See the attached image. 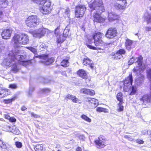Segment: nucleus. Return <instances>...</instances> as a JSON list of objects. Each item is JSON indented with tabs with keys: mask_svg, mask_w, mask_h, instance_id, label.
Masks as SVG:
<instances>
[{
	"mask_svg": "<svg viewBox=\"0 0 151 151\" xmlns=\"http://www.w3.org/2000/svg\"><path fill=\"white\" fill-rule=\"evenodd\" d=\"M69 12V9H67L65 10V14L68 15Z\"/></svg>",
	"mask_w": 151,
	"mask_h": 151,
	"instance_id": "nucleus-52",
	"label": "nucleus"
},
{
	"mask_svg": "<svg viewBox=\"0 0 151 151\" xmlns=\"http://www.w3.org/2000/svg\"><path fill=\"white\" fill-rule=\"evenodd\" d=\"M135 35H137L138 36H139V33H136V34H135Z\"/></svg>",
	"mask_w": 151,
	"mask_h": 151,
	"instance_id": "nucleus-62",
	"label": "nucleus"
},
{
	"mask_svg": "<svg viewBox=\"0 0 151 151\" xmlns=\"http://www.w3.org/2000/svg\"><path fill=\"white\" fill-rule=\"evenodd\" d=\"M16 146L19 148H21L22 147V145L21 142H17L15 143Z\"/></svg>",
	"mask_w": 151,
	"mask_h": 151,
	"instance_id": "nucleus-44",
	"label": "nucleus"
},
{
	"mask_svg": "<svg viewBox=\"0 0 151 151\" xmlns=\"http://www.w3.org/2000/svg\"><path fill=\"white\" fill-rule=\"evenodd\" d=\"M3 12L1 10H0V17L3 18Z\"/></svg>",
	"mask_w": 151,
	"mask_h": 151,
	"instance_id": "nucleus-56",
	"label": "nucleus"
},
{
	"mask_svg": "<svg viewBox=\"0 0 151 151\" xmlns=\"http://www.w3.org/2000/svg\"><path fill=\"white\" fill-rule=\"evenodd\" d=\"M68 61L67 60H63L61 63V65L63 67H67L69 65Z\"/></svg>",
	"mask_w": 151,
	"mask_h": 151,
	"instance_id": "nucleus-28",
	"label": "nucleus"
},
{
	"mask_svg": "<svg viewBox=\"0 0 151 151\" xmlns=\"http://www.w3.org/2000/svg\"><path fill=\"white\" fill-rule=\"evenodd\" d=\"M69 35V30L67 27H66L63 32V35L65 37H67Z\"/></svg>",
	"mask_w": 151,
	"mask_h": 151,
	"instance_id": "nucleus-29",
	"label": "nucleus"
},
{
	"mask_svg": "<svg viewBox=\"0 0 151 151\" xmlns=\"http://www.w3.org/2000/svg\"><path fill=\"white\" fill-rule=\"evenodd\" d=\"M15 47L19 48L22 45H26L29 42L28 36L24 33L15 34L13 37Z\"/></svg>",
	"mask_w": 151,
	"mask_h": 151,
	"instance_id": "nucleus-3",
	"label": "nucleus"
},
{
	"mask_svg": "<svg viewBox=\"0 0 151 151\" xmlns=\"http://www.w3.org/2000/svg\"><path fill=\"white\" fill-rule=\"evenodd\" d=\"M95 45L96 46H101L103 44V42L101 39L100 40H94Z\"/></svg>",
	"mask_w": 151,
	"mask_h": 151,
	"instance_id": "nucleus-24",
	"label": "nucleus"
},
{
	"mask_svg": "<svg viewBox=\"0 0 151 151\" xmlns=\"http://www.w3.org/2000/svg\"><path fill=\"white\" fill-rule=\"evenodd\" d=\"M108 18L109 22H112L114 20L118 19L119 18L117 14L111 11H108Z\"/></svg>",
	"mask_w": 151,
	"mask_h": 151,
	"instance_id": "nucleus-15",
	"label": "nucleus"
},
{
	"mask_svg": "<svg viewBox=\"0 0 151 151\" xmlns=\"http://www.w3.org/2000/svg\"><path fill=\"white\" fill-rule=\"evenodd\" d=\"M104 35L103 33L97 32L96 33L93 35V37L94 40L101 39L103 37H104Z\"/></svg>",
	"mask_w": 151,
	"mask_h": 151,
	"instance_id": "nucleus-21",
	"label": "nucleus"
},
{
	"mask_svg": "<svg viewBox=\"0 0 151 151\" xmlns=\"http://www.w3.org/2000/svg\"><path fill=\"white\" fill-rule=\"evenodd\" d=\"M39 47L40 50H43L42 49L46 48L47 46L45 44L42 43L40 46Z\"/></svg>",
	"mask_w": 151,
	"mask_h": 151,
	"instance_id": "nucleus-46",
	"label": "nucleus"
},
{
	"mask_svg": "<svg viewBox=\"0 0 151 151\" xmlns=\"http://www.w3.org/2000/svg\"><path fill=\"white\" fill-rule=\"evenodd\" d=\"M114 58L116 60L120 59L122 57V55L119 54L117 52H116L115 54H114Z\"/></svg>",
	"mask_w": 151,
	"mask_h": 151,
	"instance_id": "nucleus-33",
	"label": "nucleus"
},
{
	"mask_svg": "<svg viewBox=\"0 0 151 151\" xmlns=\"http://www.w3.org/2000/svg\"><path fill=\"white\" fill-rule=\"evenodd\" d=\"M7 0H0V4L2 5V7H5L7 5Z\"/></svg>",
	"mask_w": 151,
	"mask_h": 151,
	"instance_id": "nucleus-34",
	"label": "nucleus"
},
{
	"mask_svg": "<svg viewBox=\"0 0 151 151\" xmlns=\"http://www.w3.org/2000/svg\"><path fill=\"white\" fill-rule=\"evenodd\" d=\"M76 151H82V149L81 147H78L76 149Z\"/></svg>",
	"mask_w": 151,
	"mask_h": 151,
	"instance_id": "nucleus-55",
	"label": "nucleus"
},
{
	"mask_svg": "<svg viewBox=\"0 0 151 151\" xmlns=\"http://www.w3.org/2000/svg\"><path fill=\"white\" fill-rule=\"evenodd\" d=\"M9 131L14 134L18 135L20 133L19 130L15 127H9Z\"/></svg>",
	"mask_w": 151,
	"mask_h": 151,
	"instance_id": "nucleus-22",
	"label": "nucleus"
},
{
	"mask_svg": "<svg viewBox=\"0 0 151 151\" xmlns=\"http://www.w3.org/2000/svg\"><path fill=\"white\" fill-rule=\"evenodd\" d=\"M146 30L148 31H151V27H146Z\"/></svg>",
	"mask_w": 151,
	"mask_h": 151,
	"instance_id": "nucleus-58",
	"label": "nucleus"
},
{
	"mask_svg": "<svg viewBox=\"0 0 151 151\" xmlns=\"http://www.w3.org/2000/svg\"><path fill=\"white\" fill-rule=\"evenodd\" d=\"M122 103H119V108L117 109V111L119 112L122 111L123 110L124 107L123 106H121Z\"/></svg>",
	"mask_w": 151,
	"mask_h": 151,
	"instance_id": "nucleus-42",
	"label": "nucleus"
},
{
	"mask_svg": "<svg viewBox=\"0 0 151 151\" xmlns=\"http://www.w3.org/2000/svg\"><path fill=\"white\" fill-rule=\"evenodd\" d=\"M31 114L32 116H33L35 118H37L39 117V116L38 115H37L36 114H35L33 112H31Z\"/></svg>",
	"mask_w": 151,
	"mask_h": 151,
	"instance_id": "nucleus-51",
	"label": "nucleus"
},
{
	"mask_svg": "<svg viewBox=\"0 0 151 151\" xmlns=\"http://www.w3.org/2000/svg\"><path fill=\"white\" fill-rule=\"evenodd\" d=\"M79 138L80 139L84 140L85 138V137L83 135H80Z\"/></svg>",
	"mask_w": 151,
	"mask_h": 151,
	"instance_id": "nucleus-59",
	"label": "nucleus"
},
{
	"mask_svg": "<svg viewBox=\"0 0 151 151\" xmlns=\"http://www.w3.org/2000/svg\"><path fill=\"white\" fill-rule=\"evenodd\" d=\"M66 98L72 100V101L74 103H76L78 100L77 98L75 96H73L70 94H68L67 95Z\"/></svg>",
	"mask_w": 151,
	"mask_h": 151,
	"instance_id": "nucleus-23",
	"label": "nucleus"
},
{
	"mask_svg": "<svg viewBox=\"0 0 151 151\" xmlns=\"http://www.w3.org/2000/svg\"><path fill=\"white\" fill-rule=\"evenodd\" d=\"M148 131L146 130H144L142 131V133L143 134L145 135L147 134Z\"/></svg>",
	"mask_w": 151,
	"mask_h": 151,
	"instance_id": "nucleus-53",
	"label": "nucleus"
},
{
	"mask_svg": "<svg viewBox=\"0 0 151 151\" xmlns=\"http://www.w3.org/2000/svg\"><path fill=\"white\" fill-rule=\"evenodd\" d=\"M14 100V98H13L12 99H8L7 100H5L4 102L6 104H9L12 102V101Z\"/></svg>",
	"mask_w": 151,
	"mask_h": 151,
	"instance_id": "nucleus-47",
	"label": "nucleus"
},
{
	"mask_svg": "<svg viewBox=\"0 0 151 151\" xmlns=\"http://www.w3.org/2000/svg\"><path fill=\"white\" fill-rule=\"evenodd\" d=\"M81 117L82 119L87 122H91V119L86 115L83 114L81 116Z\"/></svg>",
	"mask_w": 151,
	"mask_h": 151,
	"instance_id": "nucleus-32",
	"label": "nucleus"
},
{
	"mask_svg": "<svg viewBox=\"0 0 151 151\" xmlns=\"http://www.w3.org/2000/svg\"><path fill=\"white\" fill-rule=\"evenodd\" d=\"M145 20L147 22V23H151V15L146 13L145 15Z\"/></svg>",
	"mask_w": 151,
	"mask_h": 151,
	"instance_id": "nucleus-25",
	"label": "nucleus"
},
{
	"mask_svg": "<svg viewBox=\"0 0 151 151\" xmlns=\"http://www.w3.org/2000/svg\"><path fill=\"white\" fill-rule=\"evenodd\" d=\"M40 22V19L36 16L32 15L27 19L26 24L27 26L32 27L39 24Z\"/></svg>",
	"mask_w": 151,
	"mask_h": 151,
	"instance_id": "nucleus-6",
	"label": "nucleus"
},
{
	"mask_svg": "<svg viewBox=\"0 0 151 151\" xmlns=\"http://www.w3.org/2000/svg\"><path fill=\"white\" fill-rule=\"evenodd\" d=\"M118 1H121L122 3H120L122 4H120L118 3L115 4V7L118 9L123 10L125 8L127 4V1L126 0H118Z\"/></svg>",
	"mask_w": 151,
	"mask_h": 151,
	"instance_id": "nucleus-16",
	"label": "nucleus"
},
{
	"mask_svg": "<svg viewBox=\"0 0 151 151\" xmlns=\"http://www.w3.org/2000/svg\"><path fill=\"white\" fill-rule=\"evenodd\" d=\"M136 142L139 144H142L144 143V141L140 139H137L136 140H135Z\"/></svg>",
	"mask_w": 151,
	"mask_h": 151,
	"instance_id": "nucleus-48",
	"label": "nucleus"
},
{
	"mask_svg": "<svg viewBox=\"0 0 151 151\" xmlns=\"http://www.w3.org/2000/svg\"><path fill=\"white\" fill-rule=\"evenodd\" d=\"M91 60L88 58H84L83 61V64L84 65H87L90 64Z\"/></svg>",
	"mask_w": 151,
	"mask_h": 151,
	"instance_id": "nucleus-35",
	"label": "nucleus"
},
{
	"mask_svg": "<svg viewBox=\"0 0 151 151\" xmlns=\"http://www.w3.org/2000/svg\"><path fill=\"white\" fill-rule=\"evenodd\" d=\"M89 6L91 9V13L93 14L94 22H103L104 19L100 16L101 13L104 11L102 1L95 0L92 4H89Z\"/></svg>",
	"mask_w": 151,
	"mask_h": 151,
	"instance_id": "nucleus-2",
	"label": "nucleus"
},
{
	"mask_svg": "<svg viewBox=\"0 0 151 151\" xmlns=\"http://www.w3.org/2000/svg\"><path fill=\"white\" fill-rule=\"evenodd\" d=\"M143 57L141 56L139 57H133L131 58L128 62V65H131L135 62L137 64V66L135 67L133 69L134 73H140L141 70H143L145 68L142 65Z\"/></svg>",
	"mask_w": 151,
	"mask_h": 151,
	"instance_id": "nucleus-4",
	"label": "nucleus"
},
{
	"mask_svg": "<svg viewBox=\"0 0 151 151\" xmlns=\"http://www.w3.org/2000/svg\"><path fill=\"white\" fill-rule=\"evenodd\" d=\"M10 88H12V89H15L17 88V86L14 84H11L9 86Z\"/></svg>",
	"mask_w": 151,
	"mask_h": 151,
	"instance_id": "nucleus-49",
	"label": "nucleus"
},
{
	"mask_svg": "<svg viewBox=\"0 0 151 151\" xmlns=\"http://www.w3.org/2000/svg\"><path fill=\"white\" fill-rule=\"evenodd\" d=\"M133 42L132 41L127 39L125 42V45L126 49L129 51L130 50L133 48L132 44Z\"/></svg>",
	"mask_w": 151,
	"mask_h": 151,
	"instance_id": "nucleus-19",
	"label": "nucleus"
},
{
	"mask_svg": "<svg viewBox=\"0 0 151 151\" xmlns=\"http://www.w3.org/2000/svg\"><path fill=\"white\" fill-rule=\"evenodd\" d=\"M117 52L121 55L122 54H125L126 51L125 50L123 49H120Z\"/></svg>",
	"mask_w": 151,
	"mask_h": 151,
	"instance_id": "nucleus-43",
	"label": "nucleus"
},
{
	"mask_svg": "<svg viewBox=\"0 0 151 151\" xmlns=\"http://www.w3.org/2000/svg\"><path fill=\"white\" fill-rule=\"evenodd\" d=\"M34 149L36 151H42L44 149L43 146L42 145L37 144Z\"/></svg>",
	"mask_w": 151,
	"mask_h": 151,
	"instance_id": "nucleus-26",
	"label": "nucleus"
},
{
	"mask_svg": "<svg viewBox=\"0 0 151 151\" xmlns=\"http://www.w3.org/2000/svg\"><path fill=\"white\" fill-rule=\"evenodd\" d=\"M142 70H141L140 73H134L137 75V78H136L135 81V83L139 86H141L144 82V76L141 74V72Z\"/></svg>",
	"mask_w": 151,
	"mask_h": 151,
	"instance_id": "nucleus-13",
	"label": "nucleus"
},
{
	"mask_svg": "<svg viewBox=\"0 0 151 151\" xmlns=\"http://www.w3.org/2000/svg\"><path fill=\"white\" fill-rule=\"evenodd\" d=\"M9 121L12 122H15L16 121V119L14 117H10L9 118Z\"/></svg>",
	"mask_w": 151,
	"mask_h": 151,
	"instance_id": "nucleus-50",
	"label": "nucleus"
},
{
	"mask_svg": "<svg viewBox=\"0 0 151 151\" xmlns=\"http://www.w3.org/2000/svg\"><path fill=\"white\" fill-rule=\"evenodd\" d=\"M89 66L91 68V69H93V65L91 64L89 65Z\"/></svg>",
	"mask_w": 151,
	"mask_h": 151,
	"instance_id": "nucleus-60",
	"label": "nucleus"
},
{
	"mask_svg": "<svg viewBox=\"0 0 151 151\" xmlns=\"http://www.w3.org/2000/svg\"><path fill=\"white\" fill-rule=\"evenodd\" d=\"M137 91L136 88L135 87L132 86V91L129 94L130 95H132L135 94Z\"/></svg>",
	"mask_w": 151,
	"mask_h": 151,
	"instance_id": "nucleus-36",
	"label": "nucleus"
},
{
	"mask_svg": "<svg viewBox=\"0 0 151 151\" xmlns=\"http://www.w3.org/2000/svg\"><path fill=\"white\" fill-rule=\"evenodd\" d=\"M86 7L84 5H80L76 6L75 10V16L77 18L83 17L86 10Z\"/></svg>",
	"mask_w": 151,
	"mask_h": 151,
	"instance_id": "nucleus-9",
	"label": "nucleus"
},
{
	"mask_svg": "<svg viewBox=\"0 0 151 151\" xmlns=\"http://www.w3.org/2000/svg\"><path fill=\"white\" fill-rule=\"evenodd\" d=\"M106 139L103 135H101L98 138V139L95 140V142L97 145L98 148H101L104 147Z\"/></svg>",
	"mask_w": 151,
	"mask_h": 151,
	"instance_id": "nucleus-11",
	"label": "nucleus"
},
{
	"mask_svg": "<svg viewBox=\"0 0 151 151\" xmlns=\"http://www.w3.org/2000/svg\"><path fill=\"white\" fill-rule=\"evenodd\" d=\"M96 110L97 111L99 112H104V113H107L108 112L107 110L106 109L101 107H99L96 108Z\"/></svg>",
	"mask_w": 151,
	"mask_h": 151,
	"instance_id": "nucleus-30",
	"label": "nucleus"
},
{
	"mask_svg": "<svg viewBox=\"0 0 151 151\" xmlns=\"http://www.w3.org/2000/svg\"><path fill=\"white\" fill-rule=\"evenodd\" d=\"M27 56L25 54L22 55L19 48L14 51L10 52L8 56L3 61V63L7 66H12V69L14 71H17L19 70L17 64V63L22 64L24 65L27 63L26 58Z\"/></svg>",
	"mask_w": 151,
	"mask_h": 151,
	"instance_id": "nucleus-1",
	"label": "nucleus"
},
{
	"mask_svg": "<svg viewBox=\"0 0 151 151\" xmlns=\"http://www.w3.org/2000/svg\"><path fill=\"white\" fill-rule=\"evenodd\" d=\"M124 137L126 139H127L129 141H132L134 140V139L129 135H126L124 136Z\"/></svg>",
	"mask_w": 151,
	"mask_h": 151,
	"instance_id": "nucleus-45",
	"label": "nucleus"
},
{
	"mask_svg": "<svg viewBox=\"0 0 151 151\" xmlns=\"http://www.w3.org/2000/svg\"><path fill=\"white\" fill-rule=\"evenodd\" d=\"M86 101L91 104V106L94 108L96 107L98 105V101L94 98H87L86 99Z\"/></svg>",
	"mask_w": 151,
	"mask_h": 151,
	"instance_id": "nucleus-17",
	"label": "nucleus"
},
{
	"mask_svg": "<svg viewBox=\"0 0 151 151\" xmlns=\"http://www.w3.org/2000/svg\"><path fill=\"white\" fill-rule=\"evenodd\" d=\"M57 42L58 43H62L63 42V40L62 39L63 36L60 34H58L56 36Z\"/></svg>",
	"mask_w": 151,
	"mask_h": 151,
	"instance_id": "nucleus-27",
	"label": "nucleus"
},
{
	"mask_svg": "<svg viewBox=\"0 0 151 151\" xmlns=\"http://www.w3.org/2000/svg\"><path fill=\"white\" fill-rule=\"evenodd\" d=\"M86 45L87 47L90 48V49L93 50H97V49H102L100 47H93L90 45H89L87 44H86Z\"/></svg>",
	"mask_w": 151,
	"mask_h": 151,
	"instance_id": "nucleus-38",
	"label": "nucleus"
},
{
	"mask_svg": "<svg viewBox=\"0 0 151 151\" xmlns=\"http://www.w3.org/2000/svg\"><path fill=\"white\" fill-rule=\"evenodd\" d=\"M132 82V76L131 74L125 78L124 82L123 88L125 91H128L131 89Z\"/></svg>",
	"mask_w": 151,
	"mask_h": 151,
	"instance_id": "nucleus-7",
	"label": "nucleus"
},
{
	"mask_svg": "<svg viewBox=\"0 0 151 151\" xmlns=\"http://www.w3.org/2000/svg\"><path fill=\"white\" fill-rule=\"evenodd\" d=\"M1 49L0 48V53L1 52Z\"/></svg>",
	"mask_w": 151,
	"mask_h": 151,
	"instance_id": "nucleus-63",
	"label": "nucleus"
},
{
	"mask_svg": "<svg viewBox=\"0 0 151 151\" xmlns=\"http://www.w3.org/2000/svg\"><path fill=\"white\" fill-rule=\"evenodd\" d=\"M9 116H8L7 117H6V118H7V119H8L9 118H8V117H9Z\"/></svg>",
	"mask_w": 151,
	"mask_h": 151,
	"instance_id": "nucleus-64",
	"label": "nucleus"
},
{
	"mask_svg": "<svg viewBox=\"0 0 151 151\" xmlns=\"http://www.w3.org/2000/svg\"><path fill=\"white\" fill-rule=\"evenodd\" d=\"M122 95L121 93H118L116 96L117 99L118 101H120V103H122Z\"/></svg>",
	"mask_w": 151,
	"mask_h": 151,
	"instance_id": "nucleus-31",
	"label": "nucleus"
},
{
	"mask_svg": "<svg viewBox=\"0 0 151 151\" xmlns=\"http://www.w3.org/2000/svg\"><path fill=\"white\" fill-rule=\"evenodd\" d=\"M58 29V28H56V29H55V34H56V32L57 31Z\"/></svg>",
	"mask_w": 151,
	"mask_h": 151,
	"instance_id": "nucleus-61",
	"label": "nucleus"
},
{
	"mask_svg": "<svg viewBox=\"0 0 151 151\" xmlns=\"http://www.w3.org/2000/svg\"><path fill=\"white\" fill-rule=\"evenodd\" d=\"M34 88L33 87H30L28 92V96H30L32 94V92L34 91Z\"/></svg>",
	"mask_w": 151,
	"mask_h": 151,
	"instance_id": "nucleus-40",
	"label": "nucleus"
},
{
	"mask_svg": "<svg viewBox=\"0 0 151 151\" xmlns=\"http://www.w3.org/2000/svg\"><path fill=\"white\" fill-rule=\"evenodd\" d=\"M0 147L3 149H6V144L0 139Z\"/></svg>",
	"mask_w": 151,
	"mask_h": 151,
	"instance_id": "nucleus-39",
	"label": "nucleus"
},
{
	"mask_svg": "<svg viewBox=\"0 0 151 151\" xmlns=\"http://www.w3.org/2000/svg\"><path fill=\"white\" fill-rule=\"evenodd\" d=\"M36 58H38L42 60L41 61V62L44 63V64L48 65L51 64L54 61V58H48V55H39L37 56H35Z\"/></svg>",
	"mask_w": 151,
	"mask_h": 151,
	"instance_id": "nucleus-8",
	"label": "nucleus"
},
{
	"mask_svg": "<svg viewBox=\"0 0 151 151\" xmlns=\"http://www.w3.org/2000/svg\"><path fill=\"white\" fill-rule=\"evenodd\" d=\"M81 93L89 94L91 96H93L95 94L94 91L93 90H90L86 88H83L80 90Z\"/></svg>",
	"mask_w": 151,
	"mask_h": 151,
	"instance_id": "nucleus-18",
	"label": "nucleus"
},
{
	"mask_svg": "<svg viewBox=\"0 0 151 151\" xmlns=\"http://www.w3.org/2000/svg\"><path fill=\"white\" fill-rule=\"evenodd\" d=\"M50 82V81L47 79H44V81H43V82L45 83H49Z\"/></svg>",
	"mask_w": 151,
	"mask_h": 151,
	"instance_id": "nucleus-57",
	"label": "nucleus"
},
{
	"mask_svg": "<svg viewBox=\"0 0 151 151\" xmlns=\"http://www.w3.org/2000/svg\"><path fill=\"white\" fill-rule=\"evenodd\" d=\"M46 30V29L45 28H41L33 32L32 35L34 37L40 38L44 35Z\"/></svg>",
	"mask_w": 151,
	"mask_h": 151,
	"instance_id": "nucleus-10",
	"label": "nucleus"
},
{
	"mask_svg": "<svg viewBox=\"0 0 151 151\" xmlns=\"http://www.w3.org/2000/svg\"><path fill=\"white\" fill-rule=\"evenodd\" d=\"M35 2H40V5L42 6L41 8H40L41 12L45 14H48L50 12L51 8V2L50 0H31Z\"/></svg>",
	"mask_w": 151,
	"mask_h": 151,
	"instance_id": "nucleus-5",
	"label": "nucleus"
},
{
	"mask_svg": "<svg viewBox=\"0 0 151 151\" xmlns=\"http://www.w3.org/2000/svg\"><path fill=\"white\" fill-rule=\"evenodd\" d=\"M117 31L115 28H109L107 31L106 34V37L108 38H113L116 36Z\"/></svg>",
	"mask_w": 151,
	"mask_h": 151,
	"instance_id": "nucleus-12",
	"label": "nucleus"
},
{
	"mask_svg": "<svg viewBox=\"0 0 151 151\" xmlns=\"http://www.w3.org/2000/svg\"><path fill=\"white\" fill-rule=\"evenodd\" d=\"M42 91L44 93H47L50 92L51 90L48 88H45L42 89Z\"/></svg>",
	"mask_w": 151,
	"mask_h": 151,
	"instance_id": "nucleus-41",
	"label": "nucleus"
},
{
	"mask_svg": "<svg viewBox=\"0 0 151 151\" xmlns=\"http://www.w3.org/2000/svg\"><path fill=\"white\" fill-rule=\"evenodd\" d=\"M27 108L24 106H23L21 108V110L22 111H24L25 110H26L27 109Z\"/></svg>",
	"mask_w": 151,
	"mask_h": 151,
	"instance_id": "nucleus-54",
	"label": "nucleus"
},
{
	"mask_svg": "<svg viewBox=\"0 0 151 151\" xmlns=\"http://www.w3.org/2000/svg\"><path fill=\"white\" fill-rule=\"evenodd\" d=\"M28 49L30 50L33 53L36 55L37 53V50L35 48L32 47H28L27 48Z\"/></svg>",
	"mask_w": 151,
	"mask_h": 151,
	"instance_id": "nucleus-37",
	"label": "nucleus"
},
{
	"mask_svg": "<svg viewBox=\"0 0 151 151\" xmlns=\"http://www.w3.org/2000/svg\"><path fill=\"white\" fill-rule=\"evenodd\" d=\"M12 33V30L10 29L4 30L1 35L2 38L4 39H8L11 37V33Z\"/></svg>",
	"mask_w": 151,
	"mask_h": 151,
	"instance_id": "nucleus-14",
	"label": "nucleus"
},
{
	"mask_svg": "<svg viewBox=\"0 0 151 151\" xmlns=\"http://www.w3.org/2000/svg\"><path fill=\"white\" fill-rule=\"evenodd\" d=\"M78 75L83 78L86 79L87 78V76L86 71L83 70H79L77 72Z\"/></svg>",
	"mask_w": 151,
	"mask_h": 151,
	"instance_id": "nucleus-20",
	"label": "nucleus"
}]
</instances>
